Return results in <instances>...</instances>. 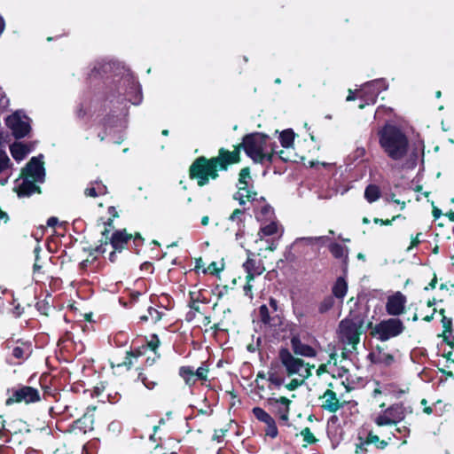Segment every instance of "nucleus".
<instances>
[{
  "instance_id": "6e6552de",
  "label": "nucleus",
  "mask_w": 454,
  "mask_h": 454,
  "mask_svg": "<svg viewBox=\"0 0 454 454\" xmlns=\"http://www.w3.org/2000/svg\"><path fill=\"white\" fill-rule=\"evenodd\" d=\"M6 124L17 138L24 137L30 130L29 118L20 111L10 115Z\"/></svg>"
},
{
  "instance_id": "79ce46f5",
  "label": "nucleus",
  "mask_w": 454,
  "mask_h": 454,
  "mask_svg": "<svg viewBox=\"0 0 454 454\" xmlns=\"http://www.w3.org/2000/svg\"><path fill=\"white\" fill-rule=\"evenodd\" d=\"M159 345L160 340L158 339L157 335H153L152 339L148 341V346L153 351H155Z\"/></svg>"
},
{
  "instance_id": "4468645a",
  "label": "nucleus",
  "mask_w": 454,
  "mask_h": 454,
  "mask_svg": "<svg viewBox=\"0 0 454 454\" xmlns=\"http://www.w3.org/2000/svg\"><path fill=\"white\" fill-rule=\"evenodd\" d=\"M34 178H30L27 176H22L16 180V185L14 190L17 192L19 196H29L36 192H39V186L36 184Z\"/></svg>"
},
{
  "instance_id": "f257e3e1",
  "label": "nucleus",
  "mask_w": 454,
  "mask_h": 454,
  "mask_svg": "<svg viewBox=\"0 0 454 454\" xmlns=\"http://www.w3.org/2000/svg\"><path fill=\"white\" fill-rule=\"evenodd\" d=\"M240 147L255 163L271 162L275 154V150L270 145L267 135L249 134L243 138L242 144L232 152L221 149L217 157L210 160L204 157L198 158L190 168L191 178L196 179L200 186L206 185L209 179H215L218 176V170L226 169L227 165L239 161Z\"/></svg>"
},
{
  "instance_id": "c756f323",
  "label": "nucleus",
  "mask_w": 454,
  "mask_h": 454,
  "mask_svg": "<svg viewBox=\"0 0 454 454\" xmlns=\"http://www.w3.org/2000/svg\"><path fill=\"white\" fill-rule=\"evenodd\" d=\"M380 194L379 187L374 184L368 185L364 192V197L370 203L376 201L380 198Z\"/></svg>"
},
{
  "instance_id": "7c9ffc66",
  "label": "nucleus",
  "mask_w": 454,
  "mask_h": 454,
  "mask_svg": "<svg viewBox=\"0 0 454 454\" xmlns=\"http://www.w3.org/2000/svg\"><path fill=\"white\" fill-rule=\"evenodd\" d=\"M329 249L335 258L346 259L348 257V248L340 244H332Z\"/></svg>"
},
{
  "instance_id": "338daca9",
  "label": "nucleus",
  "mask_w": 454,
  "mask_h": 454,
  "mask_svg": "<svg viewBox=\"0 0 454 454\" xmlns=\"http://www.w3.org/2000/svg\"><path fill=\"white\" fill-rule=\"evenodd\" d=\"M356 153H357L358 156L364 155V148L357 149Z\"/></svg>"
},
{
  "instance_id": "4c0bfd02",
  "label": "nucleus",
  "mask_w": 454,
  "mask_h": 454,
  "mask_svg": "<svg viewBox=\"0 0 454 454\" xmlns=\"http://www.w3.org/2000/svg\"><path fill=\"white\" fill-rule=\"evenodd\" d=\"M268 380L271 384H273V385H275L277 387H279V386H281L284 383V380L281 377L278 376L273 372H269V373H268Z\"/></svg>"
},
{
  "instance_id": "423d86ee",
  "label": "nucleus",
  "mask_w": 454,
  "mask_h": 454,
  "mask_svg": "<svg viewBox=\"0 0 454 454\" xmlns=\"http://www.w3.org/2000/svg\"><path fill=\"white\" fill-rule=\"evenodd\" d=\"M387 88V86L383 80H374L364 83L358 90L360 93L358 98L364 99L365 104H361L359 108L363 109L365 105L374 104L378 95Z\"/></svg>"
},
{
  "instance_id": "ddd939ff",
  "label": "nucleus",
  "mask_w": 454,
  "mask_h": 454,
  "mask_svg": "<svg viewBox=\"0 0 454 454\" xmlns=\"http://www.w3.org/2000/svg\"><path fill=\"white\" fill-rule=\"evenodd\" d=\"M21 175L34 178L35 182H43L45 175L43 162L38 158H32L27 167L22 170Z\"/></svg>"
},
{
  "instance_id": "dca6fc26",
  "label": "nucleus",
  "mask_w": 454,
  "mask_h": 454,
  "mask_svg": "<svg viewBox=\"0 0 454 454\" xmlns=\"http://www.w3.org/2000/svg\"><path fill=\"white\" fill-rule=\"evenodd\" d=\"M260 223L261 227L257 233L258 239L255 240V243L262 241L264 237H271L278 234L281 235L283 232L277 220H270V222Z\"/></svg>"
},
{
  "instance_id": "e2e57ef3",
  "label": "nucleus",
  "mask_w": 454,
  "mask_h": 454,
  "mask_svg": "<svg viewBox=\"0 0 454 454\" xmlns=\"http://www.w3.org/2000/svg\"><path fill=\"white\" fill-rule=\"evenodd\" d=\"M208 270H211V271H218L219 270L216 268V262H212L209 266H208Z\"/></svg>"
},
{
  "instance_id": "4be33fe9",
  "label": "nucleus",
  "mask_w": 454,
  "mask_h": 454,
  "mask_svg": "<svg viewBox=\"0 0 454 454\" xmlns=\"http://www.w3.org/2000/svg\"><path fill=\"white\" fill-rule=\"evenodd\" d=\"M10 159L4 151L0 150V184H4L9 177Z\"/></svg>"
},
{
  "instance_id": "2eb2a0df",
  "label": "nucleus",
  "mask_w": 454,
  "mask_h": 454,
  "mask_svg": "<svg viewBox=\"0 0 454 454\" xmlns=\"http://www.w3.org/2000/svg\"><path fill=\"white\" fill-rule=\"evenodd\" d=\"M268 403L273 408L274 411L279 416V419L284 422L289 419L290 403L291 401L286 397L270 398Z\"/></svg>"
},
{
  "instance_id": "0e129e2a",
  "label": "nucleus",
  "mask_w": 454,
  "mask_h": 454,
  "mask_svg": "<svg viewBox=\"0 0 454 454\" xmlns=\"http://www.w3.org/2000/svg\"><path fill=\"white\" fill-rule=\"evenodd\" d=\"M208 223H209L208 216H203L202 219H201L202 225L206 226V225L208 224Z\"/></svg>"
},
{
  "instance_id": "58836bf2",
  "label": "nucleus",
  "mask_w": 454,
  "mask_h": 454,
  "mask_svg": "<svg viewBox=\"0 0 454 454\" xmlns=\"http://www.w3.org/2000/svg\"><path fill=\"white\" fill-rule=\"evenodd\" d=\"M138 380L144 384V386L148 389H153L157 385L155 380H150L146 376L140 373L138 375Z\"/></svg>"
},
{
  "instance_id": "473e14b6",
  "label": "nucleus",
  "mask_w": 454,
  "mask_h": 454,
  "mask_svg": "<svg viewBox=\"0 0 454 454\" xmlns=\"http://www.w3.org/2000/svg\"><path fill=\"white\" fill-rule=\"evenodd\" d=\"M324 237H308V238H298L294 242V246L299 247L301 245L313 246L316 243L324 240Z\"/></svg>"
},
{
  "instance_id": "393cba45",
  "label": "nucleus",
  "mask_w": 454,
  "mask_h": 454,
  "mask_svg": "<svg viewBox=\"0 0 454 454\" xmlns=\"http://www.w3.org/2000/svg\"><path fill=\"white\" fill-rule=\"evenodd\" d=\"M32 349L28 343H20L12 349V356L18 360H25L31 355Z\"/></svg>"
},
{
  "instance_id": "3c124183",
  "label": "nucleus",
  "mask_w": 454,
  "mask_h": 454,
  "mask_svg": "<svg viewBox=\"0 0 454 454\" xmlns=\"http://www.w3.org/2000/svg\"><path fill=\"white\" fill-rule=\"evenodd\" d=\"M37 308H38V310L41 311L43 314H44V315L48 314L47 309H49V307L47 306V304H45L43 302H38Z\"/></svg>"
},
{
  "instance_id": "5701e85b",
  "label": "nucleus",
  "mask_w": 454,
  "mask_h": 454,
  "mask_svg": "<svg viewBox=\"0 0 454 454\" xmlns=\"http://www.w3.org/2000/svg\"><path fill=\"white\" fill-rule=\"evenodd\" d=\"M12 156L17 161H21L29 153L30 148L22 143H14L11 145Z\"/></svg>"
},
{
  "instance_id": "9d476101",
  "label": "nucleus",
  "mask_w": 454,
  "mask_h": 454,
  "mask_svg": "<svg viewBox=\"0 0 454 454\" xmlns=\"http://www.w3.org/2000/svg\"><path fill=\"white\" fill-rule=\"evenodd\" d=\"M247 253L248 254H250L249 251H247ZM243 269L247 273V284L244 290L246 294L248 295L249 292L252 290L251 282L254 280L255 276L262 274L265 268L260 261H256L248 255L247 260L243 263Z\"/></svg>"
},
{
  "instance_id": "c9c22d12",
  "label": "nucleus",
  "mask_w": 454,
  "mask_h": 454,
  "mask_svg": "<svg viewBox=\"0 0 454 454\" xmlns=\"http://www.w3.org/2000/svg\"><path fill=\"white\" fill-rule=\"evenodd\" d=\"M260 319L263 324L270 323V317L269 313V309L266 305H262L259 309Z\"/></svg>"
},
{
  "instance_id": "412c9836",
  "label": "nucleus",
  "mask_w": 454,
  "mask_h": 454,
  "mask_svg": "<svg viewBox=\"0 0 454 454\" xmlns=\"http://www.w3.org/2000/svg\"><path fill=\"white\" fill-rule=\"evenodd\" d=\"M131 238L132 235L128 234L125 230L118 231L112 235L111 244L114 250L121 251Z\"/></svg>"
},
{
  "instance_id": "de8ad7c7",
  "label": "nucleus",
  "mask_w": 454,
  "mask_h": 454,
  "mask_svg": "<svg viewBox=\"0 0 454 454\" xmlns=\"http://www.w3.org/2000/svg\"><path fill=\"white\" fill-rule=\"evenodd\" d=\"M367 443L364 442H361L360 444L356 445V454H363V453H365L367 451Z\"/></svg>"
},
{
  "instance_id": "680f3d73",
  "label": "nucleus",
  "mask_w": 454,
  "mask_h": 454,
  "mask_svg": "<svg viewBox=\"0 0 454 454\" xmlns=\"http://www.w3.org/2000/svg\"><path fill=\"white\" fill-rule=\"evenodd\" d=\"M378 447L380 448V449H384L387 445V442L384 440L378 442Z\"/></svg>"
},
{
  "instance_id": "f3484780",
  "label": "nucleus",
  "mask_w": 454,
  "mask_h": 454,
  "mask_svg": "<svg viewBox=\"0 0 454 454\" xmlns=\"http://www.w3.org/2000/svg\"><path fill=\"white\" fill-rule=\"evenodd\" d=\"M256 211L254 213L255 218L259 223L270 222V220H277L273 208L265 203L263 197H260L256 202Z\"/></svg>"
},
{
  "instance_id": "49530a36",
  "label": "nucleus",
  "mask_w": 454,
  "mask_h": 454,
  "mask_svg": "<svg viewBox=\"0 0 454 454\" xmlns=\"http://www.w3.org/2000/svg\"><path fill=\"white\" fill-rule=\"evenodd\" d=\"M398 217H400V215L394 216L391 220H382V219H380V218H374L373 222L375 223L390 225V224H392L393 221H395Z\"/></svg>"
},
{
  "instance_id": "37998d69",
  "label": "nucleus",
  "mask_w": 454,
  "mask_h": 454,
  "mask_svg": "<svg viewBox=\"0 0 454 454\" xmlns=\"http://www.w3.org/2000/svg\"><path fill=\"white\" fill-rule=\"evenodd\" d=\"M442 327L444 328V333L451 331V324L452 323H451L450 318H448L445 316H443L442 319Z\"/></svg>"
},
{
  "instance_id": "cd10ccee",
  "label": "nucleus",
  "mask_w": 454,
  "mask_h": 454,
  "mask_svg": "<svg viewBox=\"0 0 454 454\" xmlns=\"http://www.w3.org/2000/svg\"><path fill=\"white\" fill-rule=\"evenodd\" d=\"M229 221L239 228H245V209L237 208L229 216Z\"/></svg>"
},
{
  "instance_id": "39448f33",
  "label": "nucleus",
  "mask_w": 454,
  "mask_h": 454,
  "mask_svg": "<svg viewBox=\"0 0 454 454\" xmlns=\"http://www.w3.org/2000/svg\"><path fill=\"white\" fill-rule=\"evenodd\" d=\"M405 415L406 411L403 405L395 403L379 414L374 421L380 427L397 425L405 418Z\"/></svg>"
},
{
  "instance_id": "ea45409f",
  "label": "nucleus",
  "mask_w": 454,
  "mask_h": 454,
  "mask_svg": "<svg viewBox=\"0 0 454 454\" xmlns=\"http://www.w3.org/2000/svg\"><path fill=\"white\" fill-rule=\"evenodd\" d=\"M207 372H208V369L207 367H203V366H200L199 367L196 372H194L195 373V377L196 379L198 380H207Z\"/></svg>"
},
{
  "instance_id": "72a5a7b5",
  "label": "nucleus",
  "mask_w": 454,
  "mask_h": 454,
  "mask_svg": "<svg viewBox=\"0 0 454 454\" xmlns=\"http://www.w3.org/2000/svg\"><path fill=\"white\" fill-rule=\"evenodd\" d=\"M301 435L302 436L303 441L309 444L315 443L317 441L309 427L302 429L301 431Z\"/></svg>"
},
{
  "instance_id": "c03bdc74",
  "label": "nucleus",
  "mask_w": 454,
  "mask_h": 454,
  "mask_svg": "<svg viewBox=\"0 0 454 454\" xmlns=\"http://www.w3.org/2000/svg\"><path fill=\"white\" fill-rule=\"evenodd\" d=\"M226 432H227L226 429L215 430V433L213 435V440H216L219 442L224 436Z\"/></svg>"
},
{
  "instance_id": "2f4dec72",
  "label": "nucleus",
  "mask_w": 454,
  "mask_h": 454,
  "mask_svg": "<svg viewBox=\"0 0 454 454\" xmlns=\"http://www.w3.org/2000/svg\"><path fill=\"white\" fill-rule=\"evenodd\" d=\"M161 317H162V315L158 309H153V308H149L147 310V314L142 316L140 317V319L143 321H151L153 323H157L158 321H160L161 319Z\"/></svg>"
},
{
  "instance_id": "864d4df0",
  "label": "nucleus",
  "mask_w": 454,
  "mask_h": 454,
  "mask_svg": "<svg viewBox=\"0 0 454 454\" xmlns=\"http://www.w3.org/2000/svg\"><path fill=\"white\" fill-rule=\"evenodd\" d=\"M39 251H40V247H35V264H34V269H35V270H38V269H40V268H41V267L39 266V264L37 263V261H38V259H39V255H38Z\"/></svg>"
},
{
  "instance_id": "6ab92c4d",
  "label": "nucleus",
  "mask_w": 454,
  "mask_h": 454,
  "mask_svg": "<svg viewBox=\"0 0 454 454\" xmlns=\"http://www.w3.org/2000/svg\"><path fill=\"white\" fill-rule=\"evenodd\" d=\"M257 192L250 190L248 185L238 186V192L234 193L233 199L239 201L240 206H244L247 201L257 202L259 200Z\"/></svg>"
},
{
  "instance_id": "a19ab883",
  "label": "nucleus",
  "mask_w": 454,
  "mask_h": 454,
  "mask_svg": "<svg viewBox=\"0 0 454 454\" xmlns=\"http://www.w3.org/2000/svg\"><path fill=\"white\" fill-rule=\"evenodd\" d=\"M290 149H286V150H280L279 152H276L275 151V153H278L279 158L284 160V161H289V160H292L291 159V155H290Z\"/></svg>"
},
{
  "instance_id": "052dcab7",
  "label": "nucleus",
  "mask_w": 454,
  "mask_h": 454,
  "mask_svg": "<svg viewBox=\"0 0 454 454\" xmlns=\"http://www.w3.org/2000/svg\"><path fill=\"white\" fill-rule=\"evenodd\" d=\"M355 98H356V96H355L353 90H349L348 96L347 97V101H352V100H355Z\"/></svg>"
},
{
  "instance_id": "f8f14e48",
  "label": "nucleus",
  "mask_w": 454,
  "mask_h": 454,
  "mask_svg": "<svg viewBox=\"0 0 454 454\" xmlns=\"http://www.w3.org/2000/svg\"><path fill=\"white\" fill-rule=\"evenodd\" d=\"M252 411L254 416L259 421L263 422L266 425V435L271 438H276L278 436V431L273 418L260 407H254Z\"/></svg>"
},
{
  "instance_id": "20e7f679",
  "label": "nucleus",
  "mask_w": 454,
  "mask_h": 454,
  "mask_svg": "<svg viewBox=\"0 0 454 454\" xmlns=\"http://www.w3.org/2000/svg\"><path fill=\"white\" fill-rule=\"evenodd\" d=\"M404 330L403 322L398 318H389L383 320L374 327V333L378 335L379 339L386 341L390 338L398 336Z\"/></svg>"
},
{
  "instance_id": "774afa93",
  "label": "nucleus",
  "mask_w": 454,
  "mask_h": 454,
  "mask_svg": "<svg viewBox=\"0 0 454 454\" xmlns=\"http://www.w3.org/2000/svg\"><path fill=\"white\" fill-rule=\"evenodd\" d=\"M424 411L427 413V414H431L433 412V410L431 407H426L424 409Z\"/></svg>"
},
{
  "instance_id": "f704fd0d",
  "label": "nucleus",
  "mask_w": 454,
  "mask_h": 454,
  "mask_svg": "<svg viewBox=\"0 0 454 454\" xmlns=\"http://www.w3.org/2000/svg\"><path fill=\"white\" fill-rule=\"evenodd\" d=\"M250 178V171L248 168L240 170L238 186L248 185L247 180Z\"/></svg>"
},
{
  "instance_id": "aec40b11",
  "label": "nucleus",
  "mask_w": 454,
  "mask_h": 454,
  "mask_svg": "<svg viewBox=\"0 0 454 454\" xmlns=\"http://www.w3.org/2000/svg\"><path fill=\"white\" fill-rule=\"evenodd\" d=\"M291 346L294 353L297 356L305 357H313L316 356V350L308 344L302 343L297 337L291 340Z\"/></svg>"
},
{
  "instance_id": "a211bd4d",
  "label": "nucleus",
  "mask_w": 454,
  "mask_h": 454,
  "mask_svg": "<svg viewBox=\"0 0 454 454\" xmlns=\"http://www.w3.org/2000/svg\"><path fill=\"white\" fill-rule=\"evenodd\" d=\"M321 406L324 410L330 412H336L340 410L343 403L337 398L336 394L330 389H327L321 396Z\"/></svg>"
},
{
  "instance_id": "69168bd1",
  "label": "nucleus",
  "mask_w": 454,
  "mask_h": 454,
  "mask_svg": "<svg viewBox=\"0 0 454 454\" xmlns=\"http://www.w3.org/2000/svg\"><path fill=\"white\" fill-rule=\"evenodd\" d=\"M259 379H265V375L263 373H258L257 378L255 380V382L258 387H259Z\"/></svg>"
},
{
  "instance_id": "5fc2aeb1",
  "label": "nucleus",
  "mask_w": 454,
  "mask_h": 454,
  "mask_svg": "<svg viewBox=\"0 0 454 454\" xmlns=\"http://www.w3.org/2000/svg\"><path fill=\"white\" fill-rule=\"evenodd\" d=\"M326 372V365L325 364H321L317 369V374L318 376L322 375L323 373H325Z\"/></svg>"
},
{
  "instance_id": "bf43d9fd",
  "label": "nucleus",
  "mask_w": 454,
  "mask_h": 454,
  "mask_svg": "<svg viewBox=\"0 0 454 454\" xmlns=\"http://www.w3.org/2000/svg\"><path fill=\"white\" fill-rule=\"evenodd\" d=\"M441 214H442V213H441V210H440V209H438V208H436V207H434V208L433 209V215H434V217L435 219L439 218V217H440V215H441Z\"/></svg>"
},
{
  "instance_id": "7ed1b4c3",
  "label": "nucleus",
  "mask_w": 454,
  "mask_h": 454,
  "mask_svg": "<svg viewBox=\"0 0 454 454\" xmlns=\"http://www.w3.org/2000/svg\"><path fill=\"white\" fill-rule=\"evenodd\" d=\"M281 364L286 369L288 377L307 380L312 374L314 365L305 363L302 359L294 356L287 349H282L279 353Z\"/></svg>"
},
{
  "instance_id": "f03ea898",
  "label": "nucleus",
  "mask_w": 454,
  "mask_h": 454,
  "mask_svg": "<svg viewBox=\"0 0 454 454\" xmlns=\"http://www.w3.org/2000/svg\"><path fill=\"white\" fill-rule=\"evenodd\" d=\"M378 136L381 149L391 160L399 161L407 156L409 138L399 127L387 123L378 131Z\"/></svg>"
},
{
  "instance_id": "bb28decb",
  "label": "nucleus",
  "mask_w": 454,
  "mask_h": 454,
  "mask_svg": "<svg viewBox=\"0 0 454 454\" xmlns=\"http://www.w3.org/2000/svg\"><path fill=\"white\" fill-rule=\"evenodd\" d=\"M348 291V284L343 278H339L333 287L336 298L343 299Z\"/></svg>"
},
{
  "instance_id": "a878e982",
  "label": "nucleus",
  "mask_w": 454,
  "mask_h": 454,
  "mask_svg": "<svg viewBox=\"0 0 454 454\" xmlns=\"http://www.w3.org/2000/svg\"><path fill=\"white\" fill-rule=\"evenodd\" d=\"M179 375L183 378L184 382L190 387L194 385L197 380L194 371L189 366H182L179 369Z\"/></svg>"
},
{
  "instance_id": "9b49d317",
  "label": "nucleus",
  "mask_w": 454,
  "mask_h": 454,
  "mask_svg": "<svg viewBox=\"0 0 454 454\" xmlns=\"http://www.w3.org/2000/svg\"><path fill=\"white\" fill-rule=\"evenodd\" d=\"M407 299L401 292L390 294L386 302V311L391 316H400L405 312Z\"/></svg>"
},
{
  "instance_id": "6e6d98bb",
  "label": "nucleus",
  "mask_w": 454,
  "mask_h": 454,
  "mask_svg": "<svg viewBox=\"0 0 454 454\" xmlns=\"http://www.w3.org/2000/svg\"><path fill=\"white\" fill-rule=\"evenodd\" d=\"M57 223H58V219L56 217H51L47 221V224L51 227L55 226L57 224Z\"/></svg>"
},
{
  "instance_id": "13d9d810",
  "label": "nucleus",
  "mask_w": 454,
  "mask_h": 454,
  "mask_svg": "<svg viewBox=\"0 0 454 454\" xmlns=\"http://www.w3.org/2000/svg\"><path fill=\"white\" fill-rule=\"evenodd\" d=\"M398 433H404L405 434L409 433V429L408 427H396L395 429Z\"/></svg>"
},
{
  "instance_id": "0eeeda50",
  "label": "nucleus",
  "mask_w": 454,
  "mask_h": 454,
  "mask_svg": "<svg viewBox=\"0 0 454 454\" xmlns=\"http://www.w3.org/2000/svg\"><path fill=\"white\" fill-rule=\"evenodd\" d=\"M361 322L346 318L340 323V337L347 344L356 345L359 342Z\"/></svg>"
},
{
  "instance_id": "8fccbe9b",
  "label": "nucleus",
  "mask_w": 454,
  "mask_h": 454,
  "mask_svg": "<svg viewBox=\"0 0 454 454\" xmlns=\"http://www.w3.org/2000/svg\"><path fill=\"white\" fill-rule=\"evenodd\" d=\"M244 229L245 228H239V227L238 228L237 232L235 234V239L237 241H241V239H242V238L244 236V232H245ZM240 245H241V247H244L242 242H240Z\"/></svg>"
},
{
  "instance_id": "1a4fd4ad",
  "label": "nucleus",
  "mask_w": 454,
  "mask_h": 454,
  "mask_svg": "<svg viewBox=\"0 0 454 454\" xmlns=\"http://www.w3.org/2000/svg\"><path fill=\"white\" fill-rule=\"evenodd\" d=\"M40 400L39 391L32 387L23 386L12 390V395L6 400V404L14 403H30Z\"/></svg>"
},
{
  "instance_id": "603ef678",
  "label": "nucleus",
  "mask_w": 454,
  "mask_h": 454,
  "mask_svg": "<svg viewBox=\"0 0 454 454\" xmlns=\"http://www.w3.org/2000/svg\"><path fill=\"white\" fill-rule=\"evenodd\" d=\"M419 233L416 235V237L411 239V246L408 247V250H411L412 247H416L418 244H419Z\"/></svg>"
},
{
  "instance_id": "4d7b16f0",
  "label": "nucleus",
  "mask_w": 454,
  "mask_h": 454,
  "mask_svg": "<svg viewBox=\"0 0 454 454\" xmlns=\"http://www.w3.org/2000/svg\"><path fill=\"white\" fill-rule=\"evenodd\" d=\"M270 307H271V308H273V309H274L275 311L278 309V302H277V301H276V300H274V299H272V298H271V299L270 300Z\"/></svg>"
},
{
  "instance_id": "a18cd8bd",
  "label": "nucleus",
  "mask_w": 454,
  "mask_h": 454,
  "mask_svg": "<svg viewBox=\"0 0 454 454\" xmlns=\"http://www.w3.org/2000/svg\"><path fill=\"white\" fill-rule=\"evenodd\" d=\"M378 442H380L379 436L376 434H373L372 433H369V434L367 436V440L365 441L367 445H369L371 443H378Z\"/></svg>"
},
{
  "instance_id": "09e8293b",
  "label": "nucleus",
  "mask_w": 454,
  "mask_h": 454,
  "mask_svg": "<svg viewBox=\"0 0 454 454\" xmlns=\"http://www.w3.org/2000/svg\"><path fill=\"white\" fill-rule=\"evenodd\" d=\"M384 393V391L382 390V388L379 386V384H377V387H375L373 389V392H372V397L376 400V402H379V395H382Z\"/></svg>"
},
{
  "instance_id": "b1692460",
  "label": "nucleus",
  "mask_w": 454,
  "mask_h": 454,
  "mask_svg": "<svg viewBox=\"0 0 454 454\" xmlns=\"http://www.w3.org/2000/svg\"><path fill=\"white\" fill-rule=\"evenodd\" d=\"M106 186L101 182L96 181L91 183L90 186L85 189L84 193L87 197L96 198L106 194Z\"/></svg>"
},
{
  "instance_id": "e433bc0d",
  "label": "nucleus",
  "mask_w": 454,
  "mask_h": 454,
  "mask_svg": "<svg viewBox=\"0 0 454 454\" xmlns=\"http://www.w3.org/2000/svg\"><path fill=\"white\" fill-rule=\"evenodd\" d=\"M292 378L293 379L291 380V381L285 385V387L290 391L295 390L300 386H301L305 381V380H301L299 378H294V377H292Z\"/></svg>"
},
{
  "instance_id": "c85d7f7f",
  "label": "nucleus",
  "mask_w": 454,
  "mask_h": 454,
  "mask_svg": "<svg viewBox=\"0 0 454 454\" xmlns=\"http://www.w3.org/2000/svg\"><path fill=\"white\" fill-rule=\"evenodd\" d=\"M279 139L285 149H291L294 140V133L292 129H286L280 133Z\"/></svg>"
}]
</instances>
